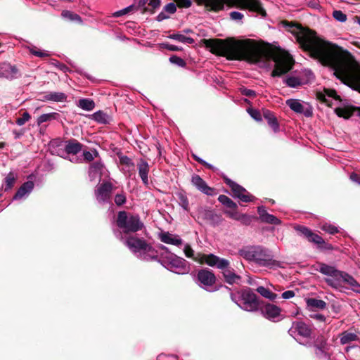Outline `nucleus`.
<instances>
[{"mask_svg": "<svg viewBox=\"0 0 360 360\" xmlns=\"http://www.w3.org/2000/svg\"><path fill=\"white\" fill-rule=\"evenodd\" d=\"M281 24L295 37L300 48L310 57L330 67L338 79L360 93V63L348 51L320 39L315 31L298 22L284 20Z\"/></svg>", "mask_w": 360, "mask_h": 360, "instance_id": "nucleus-1", "label": "nucleus"}, {"mask_svg": "<svg viewBox=\"0 0 360 360\" xmlns=\"http://www.w3.org/2000/svg\"><path fill=\"white\" fill-rule=\"evenodd\" d=\"M202 43L212 53L225 57L229 60H245L257 63L265 60H272L275 63L271 73L273 77H281L288 73L295 64L292 57L288 52L280 48L264 49L251 39H204Z\"/></svg>", "mask_w": 360, "mask_h": 360, "instance_id": "nucleus-2", "label": "nucleus"}, {"mask_svg": "<svg viewBox=\"0 0 360 360\" xmlns=\"http://www.w3.org/2000/svg\"><path fill=\"white\" fill-rule=\"evenodd\" d=\"M193 1L198 6H204L208 11L218 12L226 6L228 8L248 9L263 17L266 15V12L259 0H193Z\"/></svg>", "mask_w": 360, "mask_h": 360, "instance_id": "nucleus-3", "label": "nucleus"}, {"mask_svg": "<svg viewBox=\"0 0 360 360\" xmlns=\"http://www.w3.org/2000/svg\"><path fill=\"white\" fill-rule=\"evenodd\" d=\"M317 265L319 267L318 271L320 273L333 277V279L328 278L326 280L330 286L338 288L341 286V283L347 284L353 291L360 293V284L352 276L323 262H317Z\"/></svg>", "mask_w": 360, "mask_h": 360, "instance_id": "nucleus-4", "label": "nucleus"}, {"mask_svg": "<svg viewBox=\"0 0 360 360\" xmlns=\"http://www.w3.org/2000/svg\"><path fill=\"white\" fill-rule=\"evenodd\" d=\"M240 255L245 259L253 261L259 266L271 267L278 266V262L273 259L270 252L262 246L247 247L240 250Z\"/></svg>", "mask_w": 360, "mask_h": 360, "instance_id": "nucleus-5", "label": "nucleus"}, {"mask_svg": "<svg viewBox=\"0 0 360 360\" xmlns=\"http://www.w3.org/2000/svg\"><path fill=\"white\" fill-rule=\"evenodd\" d=\"M115 222L117 226L125 235L136 233L144 227L139 214H132L126 211L117 212Z\"/></svg>", "mask_w": 360, "mask_h": 360, "instance_id": "nucleus-6", "label": "nucleus"}, {"mask_svg": "<svg viewBox=\"0 0 360 360\" xmlns=\"http://www.w3.org/2000/svg\"><path fill=\"white\" fill-rule=\"evenodd\" d=\"M124 243L133 252H140L144 255L145 258L146 257L151 259L158 257L157 251L143 238H138L136 236H129L126 238Z\"/></svg>", "mask_w": 360, "mask_h": 360, "instance_id": "nucleus-7", "label": "nucleus"}, {"mask_svg": "<svg viewBox=\"0 0 360 360\" xmlns=\"http://www.w3.org/2000/svg\"><path fill=\"white\" fill-rule=\"evenodd\" d=\"M296 231L309 243L316 245L317 248L321 250H333L335 249L333 245L326 242L321 236L313 232L308 227L297 226Z\"/></svg>", "mask_w": 360, "mask_h": 360, "instance_id": "nucleus-8", "label": "nucleus"}, {"mask_svg": "<svg viewBox=\"0 0 360 360\" xmlns=\"http://www.w3.org/2000/svg\"><path fill=\"white\" fill-rule=\"evenodd\" d=\"M240 297L243 301L244 309L248 311H256L260 307L262 301L249 288L241 290Z\"/></svg>", "mask_w": 360, "mask_h": 360, "instance_id": "nucleus-9", "label": "nucleus"}, {"mask_svg": "<svg viewBox=\"0 0 360 360\" xmlns=\"http://www.w3.org/2000/svg\"><path fill=\"white\" fill-rule=\"evenodd\" d=\"M195 261L200 264H206L210 266H217L218 269H224L229 264V260L220 258L214 254L198 253Z\"/></svg>", "mask_w": 360, "mask_h": 360, "instance_id": "nucleus-10", "label": "nucleus"}, {"mask_svg": "<svg viewBox=\"0 0 360 360\" xmlns=\"http://www.w3.org/2000/svg\"><path fill=\"white\" fill-rule=\"evenodd\" d=\"M198 281L204 286L210 287L216 283V276L212 270L205 268L198 271Z\"/></svg>", "mask_w": 360, "mask_h": 360, "instance_id": "nucleus-11", "label": "nucleus"}, {"mask_svg": "<svg viewBox=\"0 0 360 360\" xmlns=\"http://www.w3.org/2000/svg\"><path fill=\"white\" fill-rule=\"evenodd\" d=\"M313 346L314 347V354L316 358L322 359L323 357H330L327 352V340L323 336L319 335L314 341Z\"/></svg>", "mask_w": 360, "mask_h": 360, "instance_id": "nucleus-12", "label": "nucleus"}, {"mask_svg": "<svg viewBox=\"0 0 360 360\" xmlns=\"http://www.w3.org/2000/svg\"><path fill=\"white\" fill-rule=\"evenodd\" d=\"M113 189V185L109 181L103 182L96 190L95 195L99 202H105L110 199Z\"/></svg>", "mask_w": 360, "mask_h": 360, "instance_id": "nucleus-13", "label": "nucleus"}, {"mask_svg": "<svg viewBox=\"0 0 360 360\" xmlns=\"http://www.w3.org/2000/svg\"><path fill=\"white\" fill-rule=\"evenodd\" d=\"M191 183L198 190L206 194L207 195H214L216 194L215 189L210 187L207 183L198 174H193L191 178Z\"/></svg>", "mask_w": 360, "mask_h": 360, "instance_id": "nucleus-14", "label": "nucleus"}, {"mask_svg": "<svg viewBox=\"0 0 360 360\" xmlns=\"http://www.w3.org/2000/svg\"><path fill=\"white\" fill-rule=\"evenodd\" d=\"M231 189L233 192V196L239 198L242 202H252L255 198L253 195H250L245 188L237 183L233 184Z\"/></svg>", "mask_w": 360, "mask_h": 360, "instance_id": "nucleus-15", "label": "nucleus"}, {"mask_svg": "<svg viewBox=\"0 0 360 360\" xmlns=\"http://www.w3.org/2000/svg\"><path fill=\"white\" fill-rule=\"evenodd\" d=\"M0 76L4 77L8 79H13L20 76V72L17 66L4 63L0 67Z\"/></svg>", "mask_w": 360, "mask_h": 360, "instance_id": "nucleus-16", "label": "nucleus"}, {"mask_svg": "<svg viewBox=\"0 0 360 360\" xmlns=\"http://www.w3.org/2000/svg\"><path fill=\"white\" fill-rule=\"evenodd\" d=\"M168 266L171 271L175 273L185 274L188 272L186 260L176 255L172 256L170 259Z\"/></svg>", "mask_w": 360, "mask_h": 360, "instance_id": "nucleus-17", "label": "nucleus"}, {"mask_svg": "<svg viewBox=\"0 0 360 360\" xmlns=\"http://www.w3.org/2000/svg\"><path fill=\"white\" fill-rule=\"evenodd\" d=\"M261 311L265 318L272 320L280 316L281 309L275 304L267 303L261 309Z\"/></svg>", "mask_w": 360, "mask_h": 360, "instance_id": "nucleus-18", "label": "nucleus"}, {"mask_svg": "<svg viewBox=\"0 0 360 360\" xmlns=\"http://www.w3.org/2000/svg\"><path fill=\"white\" fill-rule=\"evenodd\" d=\"M354 112H358V115L360 116V106H347L344 108H336L335 112L340 117H343L346 120L350 118Z\"/></svg>", "mask_w": 360, "mask_h": 360, "instance_id": "nucleus-19", "label": "nucleus"}, {"mask_svg": "<svg viewBox=\"0 0 360 360\" xmlns=\"http://www.w3.org/2000/svg\"><path fill=\"white\" fill-rule=\"evenodd\" d=\"M222 270V274L224 277L225 281L229 284L238 283L239 281L241 279V276L236 274L234 271V269L229 265L224 267V269H220Z\"/></svg>", "mask_w": 360, "mask_h": 360, "instance_id": "nucleus-20", "label": "nucleus"}, {"mask_svg": "<svg viewBox=\"0 0 360 360\" xmlns=\"http://www.w3.org/2000/svg\"><path fill=\"white\" fill-rule=\"evenodd\" d=\"M262 116L267 121L269 126L272 128L274 132L279 131V124L276 115L273 112L267 109H263Z\"/></svg>", "mask_w": 360, "mask_h": 360, "instance_id": "nucleus-21", "label": "nucleus"}, {"mask_svg": "<svg viewBox=\"0 0 360 360\" xmlns=\"http://www.w3.org/2000/svg\"><path fill=\"white\" fill-rule=\"evenodd\" d=\"M293 328L297 332L298 335L306 338H310L313 333L311 327L302 321L293 323Z\"/></svg>", "mask_w": 360, "mask_h": 360, "instance_id": "nucleus-22", "label": "nucleus"}, {"mask_svg": "<svg viewBox=\"0 0 360 360\" xmlns=\"http://www.w3.org/2000/svg\"><path fill=\"white\" fill-rule=\"evenodd\" d=\"M137 168L139 170V174L141 177L144 185H148V172H149V165L143 159H140L137 164Z\"/></svg>", "mask_w": 360, "mask_h": 360, "instance_id": "nucleus-23", "label": "nucleus"}, {"mask_svg": "<svg viewBox=\"0 0 360 360\" xmlns=\"http://www.w3.org/2000/svg\"><path fill=\"white\" fill-rule=\"evenodd\" d=\"M257 212L262 222L275 225L281 223L280 219L275 216L269 214L264 207H258Z\"/></svg>", "mask_w": 360, "mask_h": 360, "instance_id": "nucleus-24", "label": "nucleus"}, {"mask_svg": "<svg viewBox=\"0 0 360 360\" xmlns=\"http://www.w3.org/2000/svg\"><path fill=\"white\" fill-rule=\"evenodd\" d=\"M34 188V183L32 181H27L23 183L18 189L13 197V200L21 199L25 194L30 193Z\"/></svg>", "mask_w": 360, "mask_h": 360, "instance_id": "nucleus-25", "label": "nucleus"}, {"mask_svg": "<svg viewBox=\"0 0 360 360\" xmlns=\"http://www.w3.org/2000/svg\"><path fill=\"white\" fill-rule=\"evenodd\" d=\"M83 145L77 140L72 139L67 141L65 147V151L68 154L77 155L82 149Z\"/></svg>", "mask_w": 360, "mask_h": 360, "instance_id": "nucleus-26", "label": "nucleus"}, {"mask_svg": "<svg viewBox=\"0 0 360 360\" xmlns=\"http://www.w3.org/2000/svg\"><path fill=\"white\" fill-rule=\"evenodd\" d=\"M204 219L214 226L219 225L223 221L221 215L217 214L215 212L212 210L205 211Z\"/></svg>", "mask_w": 360, "mask_h": 360, "instance_id": "nucleus-27", "label": "nucleus"}, {"mask_svg": "<svg viewBox=\"0 0 360 360\" xmlns=\"http://www.w3.org/2000/svg\"><path fill=\"white\" fill-rule=\"evenodd\" d=\"M160 238L162 242L171 244L176 246H180L182 244V240L179 236H175L169 232H163L160 234Z\"/></svg>", "mask_w": 360, "mask_h": 360, "instance_id": "nucleus-28", "label": "nucleus"}, {"mask_svg": "<svg viewBox=\"0 0 360 360\" xmlns=\"http://www.w3.org/2000/svg\"><path fill=\"white\" fill-rule=\"evenodd\" d=\"M340 342L341 345H347L353 341L360 340L358 335L349 330H345L339 335Z\"/></svg>", "mask_w": 360, "mask_h": 360, "instance_id": "nucleus-29", "label": "nucleus"}, {"mask_svg": "<svg viewBox=\"0 0 360 360\" xmlns=\"http://www.w3.org/2000/svg\"><path fill=\"white\" fill-rule=\"evenodd\" d=\"M307 307L310 310L315 311L316 309L323 310L326 307V302L322 300H318L316 298H308L306 300Z\"/></svg>", "mask_w": 360, "mask_h": 360, "instance_id": "nucleus-30", "label": "nucleus"}, {"mask_svg": "<svg viewBox=\"0 0 360 360\" xmlns=\"http://www.w3.org/2000/svg\"><path fill=\"white\" fill-rule=\"evenodd\" d=\"M18 179V174L14 172H10L4 179V191H11L15 186Z\"/></svg>", "mask_w": 360, "mask_h": 360, "instance_id": "nucleus-31", "label": "nucleus"}, {"mask_svg": "<svg viewBox=\"0 0 360 360\" xmlns=\"http://www.w3.org/2000/svg\"><path fill=\"white\" fill-rule=\"evenodd\" d=\"M44 98L46 101L61 102L67 99V96L62 92H51L46 94Z\"/></svg>", "mask_w": 360, "mask_h": 360, "instance_id": "nucleus-32", "label": "nucleus"}, {"mask_svg": "<svg viewBox=\"0 0 360 360\" xmlns=\"http://www.w3.org/2000/svg\"><path fill=\"white\" fill-rule=\"evenodd\" d=\"M286 104L294 112L300 114L303 112L304 106L298 100L288 99L286 101Z\"/></svg>", "mask_w": 360, "mask_h": 360, "instance_id": "nucleus-33", "label": "nucleus"}, {"mask_svg": "<svg viewBox=\"0 0 360 360\" xmlns=\"http://www.w3.org/2000/svg\"><path fill=\"white\" fill-rule=\"evenodd\" d=\"M256 291L259 293L264 298L269 299V300H274L277 297V294L273 292L269 289L264 288V286H259Z\"/></svg>", "mask_w": 360, "mask_h": 360, "instance_id": "nucleus-34", "label": "nucleus"}, {"mask_svg": "<svg viewBox=\"0 0 360 360\" xmlns=\"http://www.w3.org/2000/svg\"><path fill=\"white\" fill-rule=\"evenodd\" d=\"M218 200L220 202L222 205L226 206V207L231 209V210H236L238 209L237 204L233 202L230 198L225 195H220L218 197Z\"/></svg>", "mask_w": 360, "mask_h": 360, "instance_id": "nucleus-35", "label": "nucleus"}, {"mask_svg": "<svg viewBox=\"0 0 360 360\" xmlns=\"http://www.w3.org/2000/svg\"><path fill=\"white\" fill-rule=\"evenodd\" d=\"M284 82L291 88H298L302 85L301 79L297 77L290 76L285 79Z\"/></svg>", "mask_w": 360, "mask_h": 360, "instance_id": "nucleus-36", "label": "nucleus"}, {"mask_svg": "<svg viewBox=\"0 0 360 360\" xmlns=\"http://www.w3.org/2000/svg\"><path fill=\"white\" fill-rule=\"evenodd\" d=\"M59 116L57 112H51L47 114H43L37 118V124L39 126L42 123L49 122L53 120H56Z\"/></svg>", "mask_w": 360, "mask_h": 360, "instance_id": "nucleus-37", "label": "nucleus"}, {"mask_svg": "<svg viewBox=\"0 0 360 360\" xmlns=\"http://www.w3.org/2000/svg\"><path fill=\"white\" fill-rule=\"evenodd\" d=\"M78 106L85 110H91L95 107V103L91 99L82 98L79 100Z\"/></svg>", "mask_w": 360, "mask_h": 360, "instance_id": "nucleus-38", "label": "nucleus"}, {"mask_svg": "<svg viewBox=\"0 0 360 360\" xmlns=\"http://www.w3.org/2000/svg\"><path fill=\"white\" fill-rule=\"evenodd\" d=\"M179 204L186 211L189 210V202L186 195L183 192L176 193Z\"/></svg>", "mask_w": 360, "mask_h": 360, "instance_id": "nucleus-39", "label": "nucleus"}, {"mask_svg": "<svg viewBox=\"0 0 360 360\" xmlns=\"http://www.w3.org/2000/svg\"><path fill=\"white\" fill-rule=\"evenodd\" d=\"M169 38L179 41L180 42L188 43V44H193L195 41L193 38L189 37H186L179 33L170 34L169 36Z\"/></svg>", "mask_w": 360, "mask_h": 360, "instance_id": "nucleus-40", "label": "nucleus"}, {"mask_svg": "<svg viewBox=\"0 0 360 360\" xmlns=\"http://www.w3.org/2000/svg\"><path fill=\"white\" fill-rule=\"evenodd\" d=\"M94 119L101 123L106 124L108 122V115L102 111H98L93 115Z\"/></svg>", "mask_w": 360, "mask_h": 360, "instance_id": "nucleus-41", "label": "nucleus"}, {"mask_svg": "<svg viewBox=\"0 0 360 360\" xmlns=\"http://www.w3.org/2000/svg\"><path fill=\"white\" fill-rule=\"evenodd\" d=\"M62 15L65 18L70 19V20L77 21L79 22H82V18L78 15L73 12L69 11H63L62 12Z\"/></svg>", "mask_w": 360, "mask_h": 360, "instance_id": "nucleus-42", "label": "nucleus"}, {"mask_svg": "<svg viewBox=\"0 0 360 360\" xmlns=\"http://www.w3.org/2000/svg\"><path fill=\"white\" fill-rule=\"evenodd\" d=\"M333 17L339 22H345L347 21V17L342 11L335 10L333 12Z\"/></svg>", "mask_w": 360, "mask_h": 360, "instance_id": "nucleus-43", "label": "nucleus"}, {"mask_svg": "<svg viewBox=\"0 0 360 360\" xmlns=\"http://www.w3.org/2000/svg\"><path fill=\"white\" fill-rule=\"evenodd\" d=\"M169 60L170 61V63L175 64L181 68H184L186 65V61L184 59H182L181 58L179 57L176 55L172 56L169 58Z\"/></svg>", "mask_w": 360, "mask_h": 360, "instance_id": "nucleus-44", "label": "nucleus"}, {"mask_svg": "<svg viewBox=\"0 0 360 360\" xmlns=\"http://www.w3.org/2000/svg\"><path fill=\"white\" fill-rule=\"evenodd\" d=\"M224 213L226 214L227 217H230L231 219L237 220V221H240V218L243 215L242 213H240L238 212V209L231 210H225Z\"/></svg>", "mask_w": 360, "mask_h": 360, "instance_id": "nucleus-45", "label": "nucleus"}, {"mask_svg": "<svg viewBox=\"0 0 360 360\" xmlns=\"http://www.w3.org/2000/svg\"><path fill=\"white\" fill-rule=\"evenodd\" d=\"M224 213L226 214L227 217H230L231 219L237 220V221H240V218L243 215L242 213H240L238 212V209L231 210H225Z\"/></svg>", "mask_w": 360, "mask_h": 360, "instance_id": "nucleus-46", "label": "nucleus"}, {"mask_svg": "<svg viewBox=\"0 0 360 360\" xmlns=\"http://www.w3.org/2000/svg\"><path fill=\"white\" fill-rule=\"evenodd\" d=\"M321 229L326 233L334 235L338 233V229L336 226L330 225V224H323L321 226Z\"/></svg>", "mask_w": 360, "mask_h": 360, "instance_id": "nucleus-47", "label": "nucleus"}, {"mask_svg": "<svg viewBox=\"0 0 360 360\" xmlns=\"http://www.w3.org/2000/svg\"><path fill=\"white\" fill-rule=\"evenodd\" d=\"M324 94L326 96L333 98L335 101H341L342 99L339 95L337 94V92L335 89H324Z\"/></svg>", "mask_w": 360, "mask_h": 360, "instance_id": "nucleus-48", "label": "nucleus"}, {"mask_svg": "<svg viewBox=\"0 0 360 360\" xmlns=\"http://www.w3.org/2000/svg\"><path fill=\"white\" fill-rule=\"evenodd\" d=\"M148 0H139L137 4H135V10H141L142 13H146L149 11V8L146 6Z\"/></svg>", "mask_w": 360, "mask_h": 360, "instance_id": "nucleus-49", "label": "nucleus"}, {"mask_svg": "<svg viewBox=\"0 0 360 360\" xmlns=\"http://www.w3.org/2000/svg\"><path fill=\"white\" fill-rule=\"evenodd\" d=\"M136 11L135 10V4H132V5H130L129 6L124 8V9H122L120 11H118L117 12H115L114 14H113V16L115 17H120V16H122L131 11Z\"/></svg>", "mask_w": 360, "mask_h": 360, "instance_id": "nucleus-50", "label": "nucleus"}, {"mask_svg": "<svg viewBox=\"0 0 360 360\" xmlns=\"http://www.w3.org/2000/svg\"><path fill=\"white\" fill-rule=\"evenodd\" d=\"M127 201V198L125 194L122 192L121 193H117L115 196V202L118 206L120 207L124 205Z\"/></svg>", "mask_w": 360, "mask_h": 360, "instance_id": "nucleus-51", "label": "nucleus"}, {"mask_svg": "<svg viewBox=\"0 0 360 360\" xmlns=\"http://www.w3.org/2000/svg\"><path fill=\"white\" fill-rule=\"evenodd\" d=\"M179 8H188L192 5L191 0H173Z\"/></svg>", "mask_w": 360, "mask_h": 360, "instance_id": "nucleus-52", "label": "nucleus"}, {"mask_svg": "<svg viewBox=\"0 0 360 360\" xmlns=\"http://www.w3.org/2000/svg\"><path fill=\"white\" fill-rule=\"evenodd\" d=\"M30 119V115L27 111H25L21 117H18L16 119V124L19 126L23 125L26 122H27Z\"/></svg>", "mask_w": 360, "mask_h": 360, "instance_id": "nucleus-53", "label": "nucleus"}, {"mask_svg": "<svg viewBox=\"0 0 360 360\" xmlns=\"http://www.w3.org/2000/svg\"><path fill=\"white\" fill-rule=\"evenodd\" d=\"M30 52L34 56L39 58H46L49 56V54L47 52H44L39 49H37L36 47L31 48L30 49Z\"/></svg>", "mask_w": 360, "mask_h": 360, "instance_id": "nucleus-54", "label": "nucleus"}, {"mask_svg": "<svg viewBox=\"0 0 360 360\" xmlns=\"http://www.w3.org/2000/svg\"><path fill=\"white\" fill-rule=\"evenodd\" d=\"M240 92L241 93L242 95L250 98H255L257 95L256 92L254 90L247 89L245 86H242L240 88Z\"/></svg>", "mask_w": 360, "mask_h": 360, "instance_id": "nucleus-55", "label": "nucleus"}, {"mask_svg": "<svg viewBox=\"0 0 360 360\" xmlns=\"http://www.w3.org/2000/svg\"><path fill=\"white\" fill-rule=\"evenodd\" d=\"M248 113L250 115L255 119L257 121H261L262 120V114L259 112V110L254 108H249L248 110Z\"/></svg>", "mask_w": 360, "mask_h": 360, "instance_id": "nucleus-56", "label": "nucleus"}, {"mask_svg": "<svg viewBox=\"0 0 360 360\" xmlns=\"http://www.w3.org/2000/svg\"><path fill=\"white\" fill-rule=\"evenodd\" d=\"M176 5L175 2H171L165 5L163 11L170 14H174L176 11Z\"/></svg>", "mask_w": 360, "mask_h": 360, "instance_id": "nucleus-57", "label": "nucleus"}, {"mask_svg": "<svg viewBox=\"0 0 360 360\" xmlns=\"http://www.w3.org/2000/svg\"><path fill=\"white\" fill-rule=\"evenodd\" d=\"M160 0H150L148 6H151V8H149V11L148 12H150L151 14H153L155 13V9L160 6Z\"/></svg>", "mask_w": 360, "mask_h": 360, "instance_id": "nucleus-58", "label": "nucleus"}, {"mask_svg": "<svg viewBox=\"0 0 360 360\" xmlns=\"http://www.w3.org/2000/svg\"><path fill=\"white\" fill-rule=\"evenodd\" d=\"M184 252L185 253V255L188 258H191L195 261V258L196 255L195 256L194 255V251L189 244H186L185 245Z\"/></svg>", "mask_w": 360, "mask_h": 360, "instance_id": "nucleus-59", "label": "nucleus"}, {"mask_svg": "<svg viewBox=\"0 0 360 360\" xmlns=\"http://www.w3.org/2000/svg\"><path fill=\"white\" fill-rule=\"evenodd\" d=\"M317 99L321 103L326 104L328 106H331L332 103L326 98V94L322 92H318L316 94Z\"/></svg>", "mask_w": 360, "mask_h": 360, "instance_id": "nucleus-60", "label": "nucleus"}, {"mask_svg": "<svg viewBox=\"0 0 360 360\" xmlns=\"http://www.w3.org/2000/svg\"><path fill=\"white\" fill-rule=\"evenodd\" d=\"M103 169V165L101 162H94L90 167V172H101V170Z\"/></svg>", "mask_w": 360, "mask_h": 360, "instance_id": "nucleus-61", "label": "nucleus"}, {"mask_svg": "<svg viewBox=\"0 0 360 360\" xmlns=\"http://www.w3.org/2000/svg\"><path fill=\"white\" fill-rule=\"evenodd\" d=\"M252 217L246 214H243V215L240 218L239 221L243 225L248 226L252 222Z\"/></svg>", "mask_w": 360, "mask_h": 360, "instance_id": "nucleus-62", "label": "nucleus"}, {"mask_svg": "<svg viewBox=\"0 0 360 360\" xmlns=\"http://www.w3.org/2000/svg\"><path fill=\"white\" fill-rule=\"evenodd\" d=\"M192 156H193V159L195 161H197L198 162H199L200 164L202 165L203 166L206 167L208 169H213L214 167H213L212 165H211L210 164H209L207 162L204 161L200 158L198 157L196 155L193 154Z\"/></svg>", "mask_w": 360, "mask_h": 360, "instance_id": "nucleus-63", "label": "nucleus"}, {"mask_svg": "<svg viewBox=\"0 0 360 360\" xmlns=\"http://www.w3.org/2000/svg\"><path fill=\"white\" fill-rule=\"evenodd\" d=\"M120 164L124 165L127 166H131V165H134L131 162V160L127 155L120 156Z\"/></svg>", "mask_w": 360, "mask_h": 360, "instance_id": "nucleus-64", "label": "nucleus"}]
</instances>
